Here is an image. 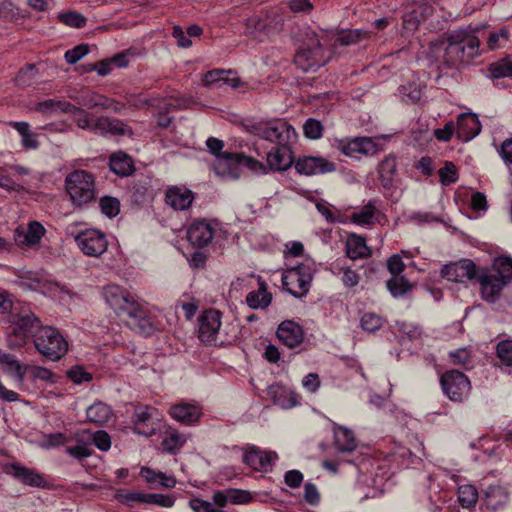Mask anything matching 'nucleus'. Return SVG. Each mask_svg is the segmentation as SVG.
<instances>
[{
  "label": "nucleus",
  "instance_id": "nucleus-1",
  "mask_svg": "<svg viewBox=\"0 0 512 512\" xmlns=\"http://www.w3.org/2000/svg\"><path fill=\"white\" fill-rule=\"evenodd\" d=\"M103 296L117 315L126 320L131 330L143 336H150L157 330L156 325L142 306L120 286H106Z\"/></svg>",
  "mask_w": 512,
  "mask_h": 512
},
{
  "label": "nucleus",
  "instance_id": "nucleus-2",
  "mask_svg": "<svg viewBox=\"0 0 512 512\" xmlns=\"http://www.w3.org/2000/svg\"><path fill=\"white\" fill-rule=\"evenodd\" d=\"M480 40L466 30H456L448 34L444 49L443 63L449 68L470 63L480 54Z\"/></svg>",
  "mask_w": 512,
  "mask_h": 512
},
{
  "label": "nucleus",
  "instance_id": "nucleus-3",
  "mask_svg": "<svg viewBox=\"0 0 512 512\" xmlns=\"http://www.w3.org/2000/svg\"><path fill=\"white\" fill-rule=\"evenodd\" d=\"M10 332L7 342L10 349H18L26 344L29 337H34L40 328V320L29 310L10 315Z\"/></svg>",
  "mask_w": 512,
  "mask_h": 512
},
{
  "label": "nucleus",
  "instance_id": "nucleus-4",
  "mask_svg": "<svg viewBox=\"0 0 512 512\" xmlns=\"http://www.w3.org/2000/svg\"><path fill=\"white\" fill-rule=\"evenodd\" d=\"M65 187L72 203L82 207L96 197L93 175L86 170H74L65 178Z\"/></svg>",
  "mask_w": 512,
  "mask_h": 512
},
{
  "label": "nucleus",
  "instance_id": "nucleus-5",
  "mask_svg": "<svg viewBox=\"0 0 512 512\" xmlns=\"http://www.w3.org/2000/svg\"><path fill=\"white\" fill-rule=\"evenodd\" d=\"M329 61V56L315 32L307 34V42L297 51L295 65L303 72L316 71Z\"/></svg>",
  "mask_w": 512,
  "mask_h": 512
},
{
  "label": "nucleus",
  "instance_id": "nucleus-6",
  "mask_svg": "<svg viewBox=\"0 0 512 512\" xmlns=\"http://www.w3.org/2000/svg\"><path fill=\"white\" fill-rule=\"evenodd\" d=\"M249 131L255 136L278 145L290 143L296 136L294 128L288 122L281 119L254 123L250 126Z\"/></svg>",
  "mask_w": 512,
  "mask_h": 512
},
{
  "label": "nucleus",
  "instance_id": "nucleus-7",
  "mask_svg": "<svg viewBox=\"0 0 512 512\" xmlns=\"http://www.w3.org/2000/svg\"><path fill=\"white\" fill-rule=\"evenodd\" d=\"M311 281V268L304 264L287 270L282 276L283 289L295 298H302L308 293Z\"/></svg>",
  "mask_w": 512,
  "mask_h": 512
},
{
  "label": "nucleus",
  "instance_id": "nucleus-8",
  "mask_svg": "<svg viewBox=\"0 0 512 512\" xmlns=\"http://www.w3.org/2000/svg\"><path fill=\"white\" fill-rule=\"evenodd\" d=\"M440 383L444 393L452 401H463L471 389L469 379L457 370L444 373L440 378Z\"/></svg>",
  "mask_w": 512,
  "mask_h": 512
},
{
  "label": "nucleus",
  "instance_id": "nucleus-9",
  "mask_svg": "<svg viewBox=\"0 0 512 512\" xmlns=\"http://www.w3.org/2000/svg\"><path fill=\"white\" fill-rule=\"evenodd\" d=\"M33 343L37 352H67L68 341L54 327L40 328L35 334Z\"/></svg>",
  "mask_w": 512,
  "mask_h": 512
},
{
  "label": "nucleus",
  "instance_id": "nucleus-10",
  "mask_svg": "<svg viewBox=\"0 0 512 512\" xmlns=\"http://www.w3.org/2000/svg\"><path fill=\"white\" fill-rule=\"evenodd\" d=\"M70 235L74 237L77 246L86 256L99 257L107 250L106 237L98 230L88 229L76 235H73V233H70Z\"/></svg>",
  "mask_w": 512,
  "mask_h": 512
},
{
  "label": "nucleus",
  "instance_id": "nucleus-11",
  "mask_svg": "<svg viewBox=\"0 0 512 512\" xmlns=\"http://www.w3.org/2000/svg\"><path fill=\"white\" fill-rule=\"evenodd\" d=\"M476 280L480 284L482 298L490 302H495L507 285L505 280H502L497 273L487 267L479 268Z\"/></svg>",
  "mask_w": 512,
  "mask_h": 512
},
{
  "label": "nucleus",
  "instance_id": "nucleus-12",
  "mask_svg": "<svg viewBox=\"0 0 512 512\" xmlns=\"http://www.w3.org/2000/svg\"><path fill=\"white\" fill-rule=\"evenodd\" d=\"M479 268L472 260L461 259L444 265L441 274L449 281L464 283L467 280H476Z\"/></svg>",
  "mask_w": 512,
  "mask_h": 512
},
{
  "label": "nucleus",
  "instance_id": "nucleus-13",
  "mask_svg": "<svg viewBox=\"0 0 512 512\" xmlns=\"http://www.w3.org/2000/svg\"><path fill=\"white\" fill-rule=\"evenodd\" d=\"M220 326L219 311L213 309L204 311L199 318V339L205 344H215Z\"/></svg>",
  "mask_w": 512,
  "mask_h": 512
},
{
  "label": "nucleus",
  "instance_id": "nucleus-14",
  "mask_svg": "<svg viewBox=\"0 0 512 512\" xmlns=\"http://www.w3.org/2000/svg\"><path fill=\"white\" fill-rule=\"evenodd\" d=\"M295 169L298 173L309 176L333 172L336 166L326 158L307 156L296 161Z\"/></svg>",
  "mask_w": 512,
  "mask_h": 512
},
{
  "label": "nucleus",
  "instance_id": "nucleus-15",
  "mask_svg": "<svg viewBox=\"0 0 512 512\" xmlns=\"http://www.w3.org/2000/svg\"><path fill=\"white\" fill-rule=\"evenodd\" d=\"M337 148L349 157H353L355 154L374 155L378 151L377 144L370 137H357L347 142L339 141Z\"/></svg>",
  "mask_w": 512,
  "mask_h": 512
},
{
  "label": "nucleus",
  "instance_id": "nucleus-16",
  "mask_svg": "<svg viewBox=\"0 0 512 512\" xmlns=\"http://www.w3.org/2000/svg\"><path fill=\"white\" fill-rule=\"evenodd\" d=\"M283 143L272 148L266 157L267 168L272 171H286L293 164L292 151L288 145Z\"/></svg>",
  "mask_w": 512,
  "mask_h": 512
},
{
  "label": "nucleus",
  "instance_id": "nucleus-17",
  "mask_svg": "<svg viewBox=\"0 0 512 512\" xmlns=\"http://www.w3.org/2000/svg\"><path fill=\"white\" fill-rule=\"evenodd\" d=\"M5 472L24 485L32 487H44L46 481L35 469L21 465L20 463H11L6 465Z\"/></svg>",
  "mask_w": 512,
  "mask_h": 512
},
{
  "label": "nucleus",
  "instance_id": "nucleus-18",
  "mask_svg": "<svg viewBox=\"0 0 512 512\" xmlns=\"http://www.w3.org/2000/svg\"><path fill=\"white\" fill-rule=\"evenodd\" d=\"M44 233L43 225L33 221L29 223L27 229L18 227L14 230V241L20 247H32L40 242Z\"/></svg>",
  "mask_w": 512,
  "mask_h": 512
},
{
  "label": "nucleus",
  "instance_id": "nucleus-19",
  "mask_svg": "<svg viewBox=\"0 0 512 512\" xmlns=\"http://www.w3.org/2000/svg\"><path fill=\"white\" fill-rule=\"evenodd\" d=\"M276 334L279 340L290 349L299 345L304 337L301 326L291 320L283 321Z\"/></svg>",
  "mask_w": 512,
  "mask_h": 512
},
{
  "label": "nucleus",
  "instance_id": "nucleus-20",
  "mask_svg": "<svg viewBox=\"0 0 512 512\" xmlns=\"http://www.w3.org/2000/svg\"><path fill=\"white\" fill-rule=\"evenodd\" d=\"M456 133L458 138L468 141L480 133L481 125L473 113H461L457 118Z\"/></svg>",
  "mask_w": 512,
  "mask_h": 512
},
{
  "label": "nucleus",
  "instance_id": "nucleus-21",
  "mask_svg": "<svg viewBox=\"0 0 512 512\" xmlns=\"http://www.w3.org/2000/svg\"><path fill=\"white\" fill-rule=\"evenodd\" d=\"M203 84L207 87L216 86L221 87L223 85L230 86L232 88H237L239 86L240 80L235 76L232 70H224V69H214L208 71L203 76Z\"/></svg>",
  "mask_w": 512,
  "mask_h": 512
},
{
  "label": "nucleus",
  "instance_id": "nucleus-22",
  "mask_svg": "<svg viewBox=\"0 0 512 512\" xmlns=\"http://www.w3.org/2000/svg\"><path fill=\"white\" fill-rule=\"evenodd\" d=\"M214 231L212 227L205 221H197L193 223L187 231V239L197 247L207 246L213 239Z\"/></svg>",
  "mask_w": 512,
  "mask_h": 512
},
{
  "label": "nucleus",
  "instance_id": "nucleus-23",
  "mask_svg": "<svg viewBox=\"0 0 512 512\" xmlns=\"http://www.w3.org/2000/svg\"><path fill=\"white\" fill-rule=\"evenodd\" d=\"M194 200V193L183 187H172L166 191L165 201L174 210L188 209Z\"/></svg>",
  "mask_w": 512,
  "mask_h": 512
},
{
  "label": "nucleus",
  "instance_id": "nucleus-24",
  "mask_svg": "<svg viewBox=\"0 0 512 512\" xmlns=\"http://www.w3.org/2000/svg\"><path fill=\"white\" fill-rule=\"evenodd\" d=\"M267 396L273 404L283 409H290L298 404L296 394L279 384L269 386L267 388Z\"/></svg>",
  "mask_w": 512,
  "mask_h": 512
},
{
  "label": "nucleus",
  "instance_id": "nucleus-25",
  "mask_svg": "<svg viewBox=\"0 0 512 512\" xmlns=\"http://www.w3.org/2000/svg\"><path fill=\"white\" fill-rule=\"evenodd\" d=\"M223 159L227 164V169L231 172L238 166H245L252 171L261 170L264 173L267 172V167L263 163L243 153L226 152L223 154Z\"/></svg>",
  "mask_w": 512,
  "mask_h": 512
},
{
  "label": "nucleus",
  "instance_id": "nucleus-26",
  "mask_svg": "<svg viewBox=\"0 0 512 512\" xmlns=\"http://www.w3.org/2000/svg\"><path fill=\"white\" fill-rule=\"evenodd\" d=\"M379 180L385 190L395 187L397 161L394 155H388L378 165Z\"/></svg>",
  "mask_w": 512,
  "mask_h": 512
},
{
  "label": "nucleus",
  "instance_id": "nucleus-27",
  "mask_svg": "<svg viewBox=\"0 0 512 512\" xmlns=\"http://www.w3.org/2000/svg\"><path fill=\"white\" fill-rule=\"evenodd\" d=\"M276 458L277 455L275 453L252 448L244 454L243 461L254 470L266 471Z\"/></svg>",
  "mask_w": 512,
  "mask_h": 512
},
{
  "label": "nucleus",
  "instance_id": "nucleus-28",
  "mask_svg": "<svg viewBox=\"0 0 512 512\" xmlns=\"http://www.w3.org/2000/svg\"><path fill=\"white\" fill-rule=\"evenodd\" d=\"M483 501L487 508L498 510L508 503L509 492L503 486L491 485L484 490Z\"/></svg>",
  "mask_w": 512,
  "mask_h": 512
},
{
  "label": "nucleus",
  "instance_id": "nucleus-29",
  "mask_svg": "<svg viewBox=\"0 0 512 512\" xmlns=\"http://www.w3.org/2000/svg\"><path fill=\"white\" fill-rule=\"evenodd\" d=\"M1 369L13 377L18 382H23L25 374L28 371L29 365L20 363L14 354H1L0 356Z\"/></svg>",
  "mask_w": 512,
  "mask_h": 512
},
{
  "label": "nucleus",
  "instance_id": "nucleus-30",
  "mask_svg": "<svg viewBox=\"0 0 512 512\" xmlns=\"http://www.w3.org/2000/svg\"><path fill=\"white\" fill-rule=\"evenodd\" d=\"M93 132L101 135H124L126 125L120 120L102 116L94 121Z\"/></svg>",
  "mask_w": 512,
  "mask_h": 512
},
{
  "label": "nucleus",
  "instance_id": "nucleus-31",
  "mask_svg": "<svg viewBox=\"0 0 512 512\" xmlns=\"http://www.w3.org/2000/svg\"><path fill=\"white\" fill-rule=\"evenodd\" d=\"M78 104L85 106L89 109L95 107H103L105 109H112L114 111H118L116 107V102L108 97L97 94L95 92L87 91L83 93L80 97L77 98Z\"/></svg>",
  "mask_w": 512,
  "mask_h": 512
},
{
  "label": "nucleus",
  "instance_id": "nucleus-32",
  "mask_svg": "<svg viewBox=\"0 0 512 512\" xmlns=\"http://www.w3.org/2000/svg\"><path fill=\"white\" fill-rule=\"evenodd\" d=\"M170 415L172 418L183 424L190 425L197 422L200 417L198 409L189 404H177L170 408Z\"/></svg>",
  "mask_w": 512,
  "mask_h": 512
},
{
  "label": "nucleus",
  "instance_id": "nucleus-33",
  "mask_svg": "<svg viewBox=\"0 0 512 512\" xmlns=\"http://www.w3.org/2000/svg\"><path fill=\"white\" fill-rule=\"evenodd\" d=\"M271 300L272 295L267 291L266 283L262 280L259 281V289L249 292L246 297V303L252 309H264L269 306Z\"/></svg>",
  "mask_w": 512,
  "mask_h": 512
},
{
  "label": "nucleus",
  "instance_id": "nucleus-34",
  "mask_svg": "<svg viewBox=\"0 0 512 512\" xmlns=\"http://www.w3.org/2000/svg\"><path fill=\"white\" fill-rule=\"evenodd\" d=\"M109 166L113 173L121 177L130 175L134 169L132 159L123 152L113 153Z\"/></svg>",
  "mask_w": 512,
  "mask_h": 512
},
{
  "label": "nucleus",
  "instance_id": "nucleus-35",
  "mask_svg": "<svg viewBox=\"0 0 512 512\" xmlns=\"http://www.w3.org/2000/svg\"><path fill=\"white\" fill-rule=\"evenodd\" d=\"M335 446L342 453H349L356 449L357 443L351 430L338 427L334 431Z\"/></svg>",
  "mask_w": 512,
  "mask_h": 512
},
{
  "label": "nucleus",
  "instance_id": "nucleus-36",
  "mask_svg": "<svg viewBox=\"0 0 512 512\" xmlns=\"http://www.w3.org/2000/svg\"><path fill=\"white\" fill-rule=\"evenodd\" d=\"M151 413L148 407H137L134 411L133 423L134 430L136 433L140 435L150 436L154 428L149 427V422L151 420Z\"/></svg>",
  "mask_w": 512,
  "mask_h": 512
},
{
  "label": "nucleus",
  "instance_id": "nucleus-37",
  "mask_svg": "<svg viewBox=\"0 0 512 512\" xmlns=\"http://www.w3.org/2000/svg\"><path fill=\"white\" fill-rule=\"evenodd\" d=\"M346 254L349 258L356 260L369 257L371 252L363 237L353 235L347 240Z\"/></svg>",
  "mask_w": 512,
  "mask_h": 512
},
{
  "label": "nucleus",
  "instance_id": "nucleus-38",
  "mask_svg": "<svg viewBox=\"0 0 512 512\" xmlns=\"http://www.w3.org/2000/svg\"><path fill=\"white\" fill-rule=\"evenodd\" d=\"M111 414L110 407L102 402L92 404L86 411L87 419L99 425L106 423L110 419Z\"/></svg>",
  "mask_w": 512,
  "mask_h": 512
},
{
  "label": "nucleus",
  "instance_id": "nucleus-39",
  "mask_svg": "<svg viewBox=\"0 0 512 512\" xmlns=\"http://www.w3.org/2000/svg\"><path fill=\"white\" fill-rule=\"evenodd\" d=\"M491 79L512 77V61L506 57L492 62L487 68Z\"/></svg>",
  "mask_w": 512,
  "mask_h": 512
},
{
  "label": "nucleus",
  "instance_id": "nucleus-40",
  "mask_svg": "<svg viewBox=\"0 0 512 512\" xmlns=\"http://www.w3.org/2000/svg\"><path fill=\"white\" fill-rule=\"evenodd\" d=\"M38 111L42 113H51L56 111H62L66 113H74L76 106L68 101H57L53 99H47L37 104Z\"/></svg>",
  "mask_w": 512,
  "mask_h": 512
},
{
  "label": "nucleus",
  "instance_id": "nucleus-41",
  "mask_svg": "<svg viewBox=\"0 0 512 512\" xmlns=\"http://www.w3.org/2000/svg\"><path fill=\"white\" fill-rule=\"evenodd\" d=\"M490 269L508 284L512 279V258L509 256H499L494 259Z\"/></svg>",
  "mask_w": 512,
  "mask_h": 512
},
{
  "label": "nucleus",
  "instance_id": "nucleus-42",
  "mask_svg": "<svg viewBox=\"0 0 512 512\" xmlns=\"http://www.w3.org/2000/svg\"><path fill=\"white\" fill-rule=\"evenodd\" d=\"M367 32L362 30H341L334 43L333 46L337 47L338 45L341 46H349L352 44L358 43L362 38L367 37Z\"/></svg>",
  "mask_w": 512,
  "mask_h": 512
},
{
  "label": "nucleus",
  "instance_id": "nucleus-43",
  "mask_svg": "<svg viewBox=\"0 0 512 512\" xmlns=\"http://www.w3.org/2000/svg\"><path fill=\"white\" fill-rule=\"evenodd\" d=\"M458 500L462 507L471 508L478 500V491L473 485H461L458 488Z\"/></svg>",
  "mask_w": 512,
  "mask_h": 512
},
{
  "label": "nucleus",
  "instance_id": "nucleus-44",
  "mask_svg": "<svg viewBox=\"0 0 512 512\" xmlns=\"http://www.w3.org/2000/svg\"><path fill=\"white\" fill-rule=\"evenodd\" d=\"M387 288L394 297H398L409 291L411 285L404 277L393 276L387 281Z\"/></svg>",
  "mask_w": 512,
  "mask_h": 512
},
{
  "label": "nucleus",
  "instance_id": "nucleus-45",
  "mask_svg": "<svg viewBox=\"0 0 512 512\" xmlns=\"http://www.w3.org/2000/svg\"><path fill=\"white\" fill-rule=\"evenodd\" d=\"M374 212L375 207L371 203H368L360 211L352 213L351 220L353 223L359 225L372 224L374 220Z\"/></svg>",
  "mask_w": 512,
  "mask_h": 512
},
{
  "label": "nucleus",
  "instance_id": "nucleus-46",
  "mask_svg": "<svg viewBox=\"0 0 512 512\" xmlns=\"http://www.w3.org/2000/svg\"><path fill=\"white\" fill-rule=\"evenodd\" d=\"M99 206L103 214L109 218L115 217L120 211V202L117 198L104 196L99 201Z\"/></svg>",
  "mask_w": 512,
  "mask_h": 512
},
{
  "label": "nucleus",
  "instance_id": "nucleus-47",
  "mask_svg": "<svg viewBox=\"0 0 512 512\" xmlns=\"http://www.w3.org/2000/svg\"><path fill=\"white\" fill-rule=\"evenodd\" d=\"M324 127L322 123L314 118H309L303 125L304 135L312 140H316L322 137Z\"/></svg>",
  "mask_w": 512,
  "mask_h": 512
},
{
  "label": "nucleus",
  "instance_id": "nucleus-48",
  "mask_svg": "<svg viewBox=\"0 0 512 512\" xmlns=\"http://www.w3.org/2000/svg\"><path fill=\"white\" fill-rule=\"evenodd\" d=\"M185 437L177 432H172L162 440V447L169 453H174L185 443Z\"/></svg>",
  "mask_w": 512,
  "mask_h": 512
},
{
  "label": "nucleus",
  "instance_id": "nucleus-49",
  "mask_svg": "<svg viewBox=\"0 0 512 512\" xmlns=\"http://www.w3.org/2000/svg\"><path fill=\"white\" fill-rule=\"evenodd\" d=\"M440 181L443 185L448 186L458 180L457 168L454 163L447 161L439 170Z\"/></svg>",
  "mask_w": 512,
  "mask_h": 512
},
{
  "label": "nucleus",
  "instance_id": "nucleus-50",
  "mask_svg": "<svg viewBox=\"0 0 512 512\" xmlns=\"http://www.w3.org/2000/svg\"><path fill=\"white\" fill-rule=\"evenodd\" d=\"M267 24L259 16L249 17L245 23V34L250 37H256L257 32L265 31Z\"/></svg>",
  "mask_w": 512,
  "mask_h": 512
},
{
  "label": "nucleus",
  "instance_id": "nucleus-51",
  "mask_svg": "<svg viewBox=\"0 0 512 512\" xmlns=\"http://www.w3.org/2000/svg\"><path fill=\"white\" fill-rule=\"evenodd\" d=\"M59 19L63 24L74 28H81L86 24V18L74 11L60 14Z\"/></svg>",
  "mask_w": 512,
  "mask_h": 512
},
{
  "label": "nucleus",
  "instance_id": "nucleus-52",
  "mask_svg": "<svg viewBox=\"0 0 512 512\" xmlns=\"http://www.w3.org/2000/svg\"><path fill=\"white\" fill-rule=\"evenodd\" d=\"M35 69L36 67L33 64H29L21 69L15 78L16 83L21 87L30 86L36 76Z\"/></svg>",
  "mask_w": 512,
  "mask_h": 512
},
{
  "label": "nucleus",
  "instance_id": "nucleus-53",
  "mask_svg": "<svg viewBox=\"0 0 512 512\" xmlns=\"http://www.w3.org/2000/svg\"><path fill=\"white\" fill-rule=\"evenodd\" d=\"M422 20V13L417 10H413L403 16V28L408 32H413L418 28Z\"/></svg>",
  "mask_w": 512,
  "mask_h": 512
},
{
  "label": "nucleus",
  "instance_id": "nucleus-54",
  "mask_svg": "<svg viewBox=\"0 0 512 512\" xmlns=\"http://www.w3.org/2000/svg\"><path fill=\"white\" fill-rule=\"evenodd\" d=\"M382 326V319L374 313H365L361 318V327L368 332H375Z\"/></svg>",
  "mask_w": 512,
  "mask_h": 512
},
{
  "label": "nucleus",
  "instance_id": "nucleus-55",
  "mask_svg": "<svg viewBox=\"0 0 512 512\" xmlns=\"http://www.w3.org/2000/svg\"><path fill=\"white\" fill-rule=\"evenodd\" d=\"M67 377L75 384H81L92 380V375L82 366H74L67 371Z\"/></svg>",
  "mask_w": 512,
  "mask_h": 512
},
{
  "label": "nucleus",
  "instance_id": "nucleus-56",
  "mask_svg": "<svg viewBox=\"0 0 512 512\" xmlns=\"http://www.w3.org/2000/svg\"><path fill=\"white\" fill-rule=\"evenodd\" d=\"M89 53V45L88 44H80L74 47L71 50L66 51L65 60L69 64H75L80 59H82L85 55Z\"/></svg>",
  "mask_w": 512,
  "mask_h": 512
},
{
  "label": "nucleus",
  "instance_id": "nucleus-57",
  "mask_svg": "<svg viewBox=\"0 0 512 512\" xmlns=\"http://www.w3.org/2000/svg\"><path fill=\"white\" fill-rule=\"evenodd\" d=\"M92 440L94 445L101 451H108L111 447L110 435L104 430L96 431L92 435Z\"/></svg>",
  "mask_w": 512,
  "mask_h": 512
},
{
  "label": "nucleus",
  "instance_id": "nucleus-58",
  "mask_svg": "<svg viewBox=\"0 0 512 512\" xmlns=\"http://www.w3.org/2000/svg\"><path fill=\"white\" fill-rule=\"evenodd\" d=\"M147 504H154L161 507L169 508L174 505V499L172 496L157 494V493H148L147 494Z\"/></svg>",
  "mask_w": 512,
  "mask_h": 512
},
{
  "label": "nucleus",
  "instance_id": "nucleus-59",
  "mask_svg": "<svg viewBox=\"0 0 512 512\" xmlns=\"http://www.w3.org/2000/svg\"><path fill=\"white\" fill-rule=\"evenodd\" d=\"M206 144H207L209 151L218 158L220 165H224L227 167V164L225 163V160L223 159V154L225 152H221V150L224 146L223 141L220 139L214 138V137H210V138H208Z\"/></svg>",
  "mask_w": 512,
  "mask_h": 512
},
{
  "label": "nucleus",
  "instance_id": "nucleus-60",
  "mask_svg": "<svg viewBox=\"0 0 512 512\" xmlns=\"http://www.w3.org/2000/svg\"><path fill=\"white\" fill-rule=\"evenodd\" d=\"M76 109L73 114L76 115L75 121L77 126L81 129H90L93 131L94 122L91 120L89 113L79 107H76Z\"/></svg>",
  "mask_w": 512,
  "mask_h": 512
},
{
  "label": "nucleus",
  "instance_id": "nucleus-61",
  "mask_svg": "<svg viewBox=\"0 0 512 512\" xmlns=\"http://www.w3.org/2000/svg\"><path fill=\"white\" fill-rule=\"evenodd\" d=\"M456 125L453 121H449L445 124L444 128L436 129L434 136L437 140L447 142L451 139L454 132H456Z\"/></svg>",
  "mask_w": 512,
  "mask_h": 512
},
{
  "label": "nucleus",
  "instance_id": "nucleus-62",
  "mask_svg": "<svg viewBox=\"0 0 512 512\" xmlns=\"http://www.w3.org/2000/svg\"><path fill=\"white\" fill-rule=\"evenodd\" d=\"M18 278L22 284L27 285L30 288H35L40 283V276L37 272L33 271H20Z\"/></svg>",
  "mask_w": 512,
  "mask_h": 512
},
{
  "label": "nucleus",
  "instance_id": "nucleus-63",
  "mask_svg": "<svg viewBox=\"0 0 512 512\" xmlns=\"http://www.w3.org/2000/svg\"><path fill=\"white\" fill-rule=\"evenodd\" d=\"M67 437L63 433H51L44 436L43 447L52 448L65 444Z\"/></svg>",
  "mask_w": 512,
  "mask_h": 512
},
{
  "label": "nucleus",
  "instance_id": "nucleus-64",
  "mask_svg": "<svg viewBox=\"0 0 512 512\" xmlns=\"http://www.w3.org/2000/svg\"><path fill=\"white\" fill-rule=\"evenodd\" d=\"M387 268L393 276H398L405 269V264L398 254H394L388 259Z\"/></svg>",
  "mask_w": 512,
  "mask_h": 512
}]
</instances>
